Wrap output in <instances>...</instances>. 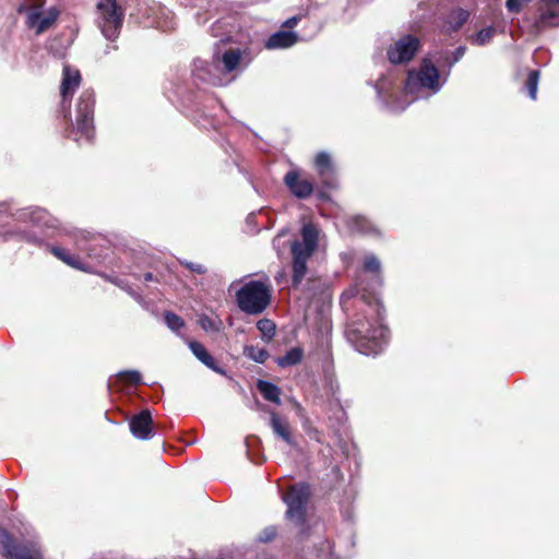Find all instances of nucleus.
I'll return each instance as SVG.
<instances>
[{
    "label": "nucleus",
    "instance_id": "1",
    "mask_svg": "<svg viewBox=\"0 0 559 559\" xmlns=\"http://www.w3.org/2000/svg\"><path fill=\"white\" fill-rule=\"evenodd\" d=\"M433 59L432 55L426 56L418 69L408 72L401 98H395L397 87L391 78L380 79L376 85L379 98L391 110L401 111L418 98L439 93L448 81L449 72L442 74Z\"/></svg>",
    "mask_w": 559,
    "mask_h": 559
},
{
    "label": "nucleus",
    "instance_id": "2",
    "mask_svg": "<svg viewBox=\"0 0 559 559\" xmlns=\"http://www.w3.org/2000/svg\"><path fill=\"white\" fill-rule=\"evenodd\" d=\"M251 49L237 44L231 37L215 44L212 61L209 64L198 60L194 69L200 79L214 85H226L238 78L252 62Z\"/></svg>",
    "mask_w": 559,
    "mask_h": 559
},
{
    "label": "nucleus",
    "instance_id": "3",
    "mask_svg": "<svg viewBox=\"0 0 559 559\" xmlns=\"http://www.w3.org/2000/svg\"><path fill=\"white\" fill-rule=\"evenodd\" d=\"M383 312L382 305L374 299L348 324L346 336L359 353L377 355L386 344L389 331L383 323Z\"/></svg>",
    "mask_w": 559,
    "mask_h": 559
},
{
    "label": "nucleus",
    "instance_id": "4",
    "mask_svg": "<svg viewBox=\"0 0 559 559\" xmlns=\"http://www.w3.org/2000/svg\"><path fill=\"white\" fill-rule=\"evenodd\" d=\"M16 222H31L33 225L58 229L60 236L71 242L78 251L86 252L90 255L88 241L92 235L85 230L75 229L67 226H60L59 221L52 217L44 209H24L13 215Z\"/></svg>",
    "mask_w": 559,
    "mask_h": 559
},
{
    "label": "nucleus",
    "instance_id": "5",
    "mask_svg": "<svg viewBox=\"0 0 559 559\" xmlns=\"http://www.w3.org/2000/svg\"><path fill=\"white\" fill-rule=\"evenodd\" d=\"M319 233L312 223H306L301 228V240L292 245L294 285H298L307 274V262L317 249Z\"/></svg>",
    "mask_w": 559,
    "mask_h": 559
},
{
    "label": "nucleus",
    "instance_id": "6",
    "mask_svg": "<svg viewBox=\"0 0 559 559\" xmlns=\"http://www.w3.org/2000/svg\"><path fill=\"white\" fill-rule=\"evenodd\" d=\"M236 300L239 309L245 313L260 314L270 304V286L263 281H250L237 292Z\"/></svg>",
    "mask_w": 559,
    "mask_h": 559
},
{
    "label": "nucleus",
    "instance_id": "7",
    "mask_svg": "<svg viewBox=\"0 0 559 559\" xmlns=\"http://www.w3.org/2000/svg\"><path fill=\"white\" fill-rule=\"evenodd\" d=\"M124 10L117 0H98L95 23L105 38L115 40L122 27Z\"/></svg>",
    "mask_w": 559,
    "mask_h": 559
},
{
    "label": "nucleus",
    "instance_id": "8",
    "mask_svg": "<svg viewBox=\"0 0 559 559\" xmlns=\"http://www.w3.org/2000/svg\"><path fill=\"white\" fill-rule=\"evenodd\" d=\"M94 95L83 91L75 107V121L73 124V139L76 142L91 141L94 136Z\"/></svg>",
    "mask_w": 559,
    "mask_h": 559
},
{
    "label": "nucleus",
    "instance_id": "9",
    "mask_svg": "<svg viewBox=\"0 0 559 559\" xmlns=\"http://www.w3.org/2000/svg\"><path fill=\"white\" fill-rule=\"evenodd\" d=\"M44 0H26L20 5L19 12L26 14V23L29 28L35 29L36 34H41L49 29L56 22L59 12L55 8L41 11Z\"/></svg>",
    "mask_w": 559,
    "mask_h": 559
},
{
    "label": "nucleus",
    "instance_id": "10",
    "mask_svg": "<svg viewBox=\"0 0 559 559\" xmlns=\"http://www.w3.org/2000/svg\"><path fill=\"white\" fill-rule=\"evenodd\" d=\"M309 496L310 489L306 484H297L290 487L289 491L284 496V501L287 504L286 516L288 520L297 524L302 523Z\"/></svg>",
    "mask_w": 559,
    "mask_h": 559
},
{
    "label": "nucleus",
    "instance_id": "11",
    "mask_svg": "<svg viewBox=\"0 0 559 559\" xmlns=\"http://www.w3.org/2000/svg\"><path fill=\"white\" fill-rule=\"evenodd\" d=\"M420 47V40L412 35L397 39L389 49L388 58L391 63H405L413 59Z\"/></svg>",
    "mask_w": 559,
    "mask_h": 559
},
{
    "label": "nucleus",
    "instance_id": "12",
    "mask_svg": "<svg viewBox=\"0 0 559 559\" xmlns=\"http://www.w3.org/2000/svg\"><path fill=\"white\" fill-rule=\"evenodd\" d=\"M552 26H559V0H543L535 22L536 32Z\"/></svg>",
    "mask_w": 559,
    "mask_h": 559
},
{
    "label": "nucleus",
    "instance_id": "13",
    "mask_svg": "<svg viewBox=\"0 0 559 559\" xmlns=\"http://www.w3.org/2000/svg\"><path fill=\"white\" fill-rule=\"evenodd\" d=\"M284 182L298 199H306L313 192L312 183L308 179L302 178L297 170L288 171L284 177Z\"/></svg>",
    "mask_w": 559,
    "mask_h": 559
},
{
    "label": "nucleus",
    "instance_id": "14",
    "mask_svg": "<svg viewBox=\"0 0 559 559\" xmlns=\"http://www.w3.org/2000/svg\"><path fill=\"white\" fill-rule=\"evenodd\" d=\"M81 75L80 72L75 69H72L69 66H64L63 75L60 85V94H61V104L63 109L66 108L67 102L72 97L73 93L80 86Z\"/></svg>",
    "mask_w": 559,
    "mask_h": 559
},
{
    "label": "nucleus",
    "instance_id": "15",
    "mask_svg": "<svg viewBox=\"0 0 559 559\" xmlns=\"http://www.w3.org/2000/svg\"><path fill=\"white\" fill-rule=\"evenodd\" d=\"M130 430L136 439L147 440L153 437L152 415L150 411L144 409L135 415L130 421Z\"/></svg>",
    "mask_w": 559,
    "mask_h": 559
},
{
    "label": "nucleus",
    "instance_id": "16",
    "mask_svg": "<svg viewBox=\"0 0 559 559\" xmlns=\"http://www.w3.org/2000/svg\"><path fill=\"white\" fill-rule=\"evenodd\" d=\"M270 426L273 433L285 441L288 445H294V439L290 433V428L286 419L282 418L274 411H270Z\"/></svg>",
    "mask_w": 559,
    "mask_h": 559
},
{
    "label": "nucleus",
    "instance_id": "17",
    "mask_svg": "<svg viewBox=\"0 0 559 559\" xmlns=\"http://www.w3.org/2000/svg\"><path fill=\"white\" fill-rule=\"evenodd\" d=\"M50 252L59 260H61L67 265L81 270L87 271L85 264L82 262L79 254L73 253L72 250L64 246H51Z\"/></svg>",
    "mask_w": 559,
    "mask_h": 559
},
{
    "label": "nucleus",
    "instance_id": "18",
    "mask_svg": "<svg viewBox=\"0 0 559 559\" xmlns=\"http://www.w3.org/2000/svg\"><path fill=\"white\" fill-rule=\"evenodd\" d=\"M297 41V35L292 31H280L269 37L265 43L267 49L288 48Z\"/></svg>",
    "mask_w": 559,
    "mask_h": 559
},
{
    "label": "nucleus",
    "instance_id": "19",
    "mask_svg": "<svg viewBox=\"0 0 559 559\" xmlns=\"http://www.w3.org/2000/svg\"><path fill=\"white\" fill-rule=\"evenodd\" d=\"M7 556L13 559H41V552L38 548H28L23 545L8 543L4 546Z\"/></svg>",
    "mask_w": 559,
    "mask_h": 559
},
{
    "label": "nucleus",
    "instance_id": "20",
    "mask_svg": "<svg viewBox=\"0 0 559 559\" xmlns=\"http://www.w3.org/2000/svg\"><path fill=\"white\" fill-rule=\"evenodd\" d=\"M189 348L193 355L206 367L218 373H223V370L217 366L215 359L209 354L202 344L195 341H191L189 342Z\"/></svg>",
    "mask_w": 559,
    "mask_h": 559
},
{
    "label": "nucleus",
    "instance_id": "21",
    "mask_svg": "<svg viewBox=\"0 0 559 559\" xmlns=\"http://www.w3.org/2000/svg\"><path fill=\"white\" fill-rule=\"evenodd\" d=\"M469 16L468 11L463 9L453 10L443 24V29L447 33L456 32L467 21Z\"/></svg>",
    "mask_w": 559,
    "mask_h": 559
},
{
    "label": "nucleus",
    "instance_id": "22",
    "mask_svg": "<svg viewBox=\"0 0 559 559\" xmlns=\"http://www.w3.org/2000/svg\"><path fill=\"white\" fill-rule=\"evenodd\" d=\"M257 388L266 401L277 405L281 404V389L277 385L265 380H259Z\"/></svg>",
    "mask_w": 559,
    "mask_h": 559
},
{
    "label": "nucleus",
    "instance_id": "23",
    "mask_svg": "<svg viewBox=\"0 0 559 559\" xmlns=\"http://www.w3.org/2000/svg\"><path fill=\"white\" fill-rule=\"evenodd\" d=\"M198 322L207 334H217L223 330V321L217 314H201Z\"/></svg>",
    "mask_w": 559,
    "mask_h": 559
},
{
    "label": "nucleus",
    "instance_id": "24",
    "mask_svg": "<svg viewBox=\"0 0 559 559\" xmlns=\"http://www.w3.org/2000/svg\"><path fill=\"white\" fill-rule=\"evenodd\" d=\"M496 33L497 28L495 26H486L479 29L476 34L469 36L468 40L472 45L475 46H486L491 43Z\"/></svg>",
    "mask_w": 559,
    "mask_h": 559
},
{
    "label": "nucleus",
    "instance_id": "25",
    "mask_svg": "<svg viewBox=\"0 0 559 559\" xmlns=\"http://www.w3.org/2000/svg\"><path fill=\"white\" fill-rule=\"evenodd\" d=\"M304 352L299 347H294L286 353L283 357H278L276 362L280 367H290L299 364L302 359Z\"/></svg>",
    "mask_w": 559,
    "mask_h": 559
},
{
    "label": "nucleus",
    "instance_id": "26",
    "mask_svg": "<svg viewBox=\"0 0 559 559\" xmlns=\"http://www.w3.org/2000/svg\"><path fill=\"white\" fill-rule=\"evenodd\" d=\"M316 167L321 177L329 176L333 173V164L330 154L320 152L316 156Z\"/></svg>",
    "mask_w": 559,
    "mask_h": 559
},
{
    "label": "nucleus",
    "instance_id": "27",
    "mask_svg": "<svg viewBox=\"0 0 559 559\" xmlns=\"http://www.w3.org/2000/svg\"><path fill=\"white\" fill-rule=\"evenodd\" d=\"M257 328L261 332L262 338L265 342H270L275 335L276 326L274 322L269 319L259 320L257 323Z\"/></svg>",
    "mask_w": 559,
    "mask_h": 559
},
{
    "label": "nucleus",
    "instance_id": "28",
    "mask_svg": "<svg viewBox=\"0 0 559 559\" xmlns=\"http://www.w3.org/2000/svg\"><path fill=\"white\" fill-rule=\"evenodd\" d=\"M243 353L248 358L259 364H263L269 357L266 349L258 346H246Z\"/></svg>",
    "mask_w": 559,
    "mask_h": 559
},
{
    "label": "nucleus",
    "instance_id": "29",
    "mask_svg": "<svg viewBox=\"0 0 559 559\" xmlns=\"http://www.w3.org/2000/svg\"><path fill=\"white\" fill-rule=\"evenodd\" d=\"M355 228L364 234H380L379 229L374 224H372L368 218L361 216L355 218Z\"/></svg>",
    "mask_w": 559,
    "mask_h": 559
},
{
    "label": "nucleus",
    "instance_id": "30",
    "mask_svg": "<svg viewBox=\"0 0 559 559\" xmlns=\"http://www.w3.org/2000/svg\"><path fill=\"white\" fill-rule=\"evenodd\" d=\"M538 82H539V71H536V70L531 71L527 76L526 87L528 91V96L533 100L536 99Z\"/></svg>",
    "mask_w": 559,
    "mask_h": 559
},
{
    "label": "nucleus",
    "instance_id": "31",
    "mask_svg": "<svg viewBox=\"0 0 559 559\" xmlns=\"http://www.w3.org/2000/svg\"><path fill=\"white\" fill-rule=\"evenodd\" d=\"M117 377L123 382H128L131 384H139L142 381V376L136 370H126L120 371Z\"/></svg>",
    "mask_w": 559,
    "mask_h": 559
},
{
    "label": "nucleus",
    "instance_id": "32",
    "mask_svg": "<svg viewBox=\"0 0 559 559\" xmlns=\"http://www.w3.org/2000/svg\"><path fill=\"white\" fill-rule=\"evenodd\" d=\"M165 322L174 332H178L185 325L183 320L173 312L165 313Z\"/></svg>",
    "mask_w": 559,
    "mask_h": 559
},
{
    "label": "nucleus",
    "instance_id": "33",
    "mask_svg": "<svg viewBox=\"0 0 559 559\" xmlns=\"http://www.w3.org/2000/svg\"><path fill=\"white\" fill-rule=\"evenodd\" d=\"M364 267L367 272L379 274L381 263L377 257L369 254L365 258Z\"/></svg>",
    "mask_w": 559,
    "mask_h": 559
},
{
    "label": "nucleus",
    "instance_id": "34",
    "mask_svg": "<svg viewBox=\"0 0 559 559\" xmlns=\"http://www.w3.org/2000/svg\"><path fill=\"white\" fill-rule=\"evenodd\" d=\"M317 559H333L332 548L329 540H321L317 549Z\"/></svg>",
    "mask_w": 559,
    "mask_h": 559
},
{
    "label": "nucleus",
    "instance_id": "35",
    "mask_svg": "<svg viewBox=\"0 0 559 559\" xmlns=\"http://www.w3.org/2000/svg\"><path fill=\"white\" fill-rule=\"evenodd\" d=\"M276 535V530L273 526L266 527L259 536V540L261 542H270Z\"/></svg>",
    "mask_w": 559,
    "mask_h": 559
},
{
    "label": "nucleus",
    "instance_id": "36",
    "mask_svg": "<svg viewBox=\"0 0 559 559\" xmlns=\"http://www.w3.org/2000/svg\"><path fill=\"white\" fill-rule=\"evenodd\" d=\"M527 0H507V8L510 12H519Z\"/></svg>",
    "mask_w": 559,
    "mask_h": 559
},
{
    "label": "nucleus",
    "instance_id": "37",
    "mask_svg": "<svg viewBox=\"0 0 559 559\" xmlns=\"http://www.w3.org/2000/svg\"><path fill=\"white\" fill-rule=\"evenodd\" d=\"M466 51V48L464 46H460L455 49L453 52V59L448 62L449 68H451L453 64H455L459 60H461Z\"/></svg>",
    "mask_w": 559,
    "mask_h": 559
},
{
    "label": "nucleus",
    "instance_id": "38",
    "mask_svg": "<svg viewBox=\"0 0 559 559\" xmlns=\"http://www.w3.org/2000/svg\"><path fill=\"white\" fill-rule=\"evenodd\" d=\"M186 266L188 269H190L192 272H195L198 274H202V273L205 272L204 266L202 264H199V263L187 262Z\"/></svg>",
    "mask_w": 559,
    "mask_h": 559
},
{
    "label": "nucleus",
    "instance_id": "39",
    "mask_svg": "<svg viewBox=\"0 0 559 559\" xmlns=\"http://www.w3.org/2000/svg\"><path fill=\"white\" fill-rule=\"evenodd\" d=\"M14 233L9 229H4V226L0 224V237L8 238L9 236L13 235Z\"/></svg>",
    "mask_w": 559,
    "mask_h": 559
},
{
    "label": "nucleus",
    "instance_id": "40",
    "mask_svg": "<svg viewBox=\"0 0 559 559\" xmlns=\"http://www.w3.org/2000/svg\"><path fill=\"white\" fill-rule=\"evenodd\" d=\"M298 20H299V19H298L297 16H293V17L288 19V20L284 23V25H285V26H287V27H294V26L297 24Z\"/></svg>",
    "mask_w": 559,
    "mask_h": 559
},
{
    "label": "nucleus",
    "instance_id": "41",
    "mask_svg": "<svg viewBox=\"0 0 559 559\" xmlns=\"http://www.w3.org/2000/svg\"><path fill=\"white\" fill-rule=\"evenodd\" d=\"M152 277H153V276H152V274H151V273H147V274L145 275V280H146V281H151V280H152Z\"/></svg>",
    "mask_w": 559,
    "mask_h": 559
}]
</instances>
